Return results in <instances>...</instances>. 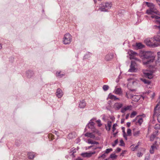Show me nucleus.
<instances>
[{
  "label": "nucleus",
  "mask_w": 160,
  "mask_h": 160,
  "mask_svg": "<svg viewBox=\"0 0 160 160\" xmlns=\"http://www.w3.org/2000/svg\"><path fill=\"white\" fill-rule=\"evenodd\" d=\"M140 53L141 56L143 57L142 62L143 64L149 68L150 67V52L142 51Z\"/></svg>",
  "instance_id": "f257e3e1"
},
{
  "label": "nucleus",
  "mask_w": 160,
  "mask_h": 160,
  "mask_svg": "<svg viewBox=\"0 0 160 160\" xmlns=\"http://www.w3.org/2000/svg\"><path fill=\"white\" fill-rule=\"evenodd\" d=\"M156 55L151 52V79L152 78V73L154 72L156 70L155 67L156 66L157 61L155 60Z\"/></svg>",
  "instance_id": "f03ea898"
},
{
  "label": "nucleus",
  "mask_w": 160,
  "mask_h": 160,
  "mask_svg": "<svg viewBox=\"0 0 160 160\" xmlns=\"http://www.w3.org/2000/svg\"><path fill=\"white\" fill-rule=\"evenodd\" d=\"M159 31L156 37L151 39V47L154 48L159 45L160 42V26H158Z\"/></svg>",
  "instance_id": "7ed1b4c3"
},
{
  "label": "nucleus",
  "mask_w": 160,
  "mask_h": 160,
  "mask_svg": "<svg viewBox=\"0 0 160 160\" xmlns=\"http://www.w3.org/2000/svg\"><path fill=\"white\" fill-rule=\"evenodd\" d=\"M112 5L111 2L103 3L100 6L99 10L102 11H106L111 8Z\"/></svg>",
  "instance_id": "20e7f679"
},
{
  "label": "nucleus",
  "mask_w": 160,
  "mask_h": 160,
  "mask_svg": "<svg viewBox=\"0 0 160 160\" xmlns=\"http://www.w3.org/2000/svg\"><path fill=\"white\" fill-rule=\"evenodd\" d=\"M72 36L69 33L65 34L63 38V42L65 44H69L72 41Z\"/></svg>",
  "instance_id": "39448f33"
},
{
  "label": "nucleus",
  "mask_w": 160,
  "mask_h": 160,
  "mask_svg": "<svg viewBox=\"0 0 160 160\" xmlns=\"http://www.w3.org/2000/svg\"><path fill=\"white\" fill-rule=\"evenodd\" d=\"M137 70L136 62L134 61H132L130 68L128 71L130 72H136Z\"/></svg>",
  "instance_id": "423d86ee"
},
{
  "label": "nucleus",
  "mask_w": 160,
  "mask_h": 160,
  "mask_svg": "<svg viewBox=\"0 0 160 160\" xmlns=\"http://www.w3.org/2000/svg\"><path fill=\"white\" fill-rule=\"evenodd\" d=\"M129 56H130V59H134L137 61H139V59L136 57V56L138 55V54L136 52L133 51L132 50H130L128 52Z\"/></svg>",
  "instance_id": "0eeeda50"
},
{
  "label": "nucleus",
  "mask_w": 160,
  "mask_h": 160,
  "mask_svg": "<svg viewBox=\"0 0 160 160\" xmlns=\"http://www.w3.org/2000/svg\"><path fill=\"white\" fill-rule=\"evenodd\" d=\"M133 122H136V124H137L138 123L140 125L143 122V119L141 116H138L133 120Z\"/></svg>",
  "instance_id": "6e6552de"
},
{
  "label": "nucleus",
  "mask_w": 160,
  "mask_h": 160,
  "mask_svg": "<svg viewBox=\"0 0 160 160\" xmlns=\"http://www.w3.org/2000/svg\"><path fill=\"white\" fill-rule=\"evenodd\" d=\"M129 82L127 84V86L128 87L131 86L133 87V86H135L137 84V82L134 81L133 79L132 78H129L128 79Z\"/></svg>",
  "instance_id": "1a4fd4ad"
},
{
  "label": "nucleus",
  "mask_w": 160,
  "mask_h": 160,
  "mask_svg": "<svg viewBox=\"0 0 160 160\" xmlns=\"http://www.w3.org/2000/svg\"><path fill=\"white\" fill-rule=\"evenodd\" d=\"M160 112V103H158L154 108V112L153 114L154 116H157Z\"/></svg>",
  "instance_id": "9d476101"
},
{
  "label": "nucleus",
  "mask_w": 160,
  "mask_h": 160,
  "mask_svg": "<svg viewBox=\"0 0 160 160\" xmlns=\"http://www.w3.org/2000/svg\"><path fill=\"white\" fill-rule=\"evenodd\" d=\"M143 72L144 76L145 78H147L148 79L150 78V70L147 69L143 70Z\"/></svg>",
  "instance_id": "9b49d317"
},
{
  "label": "nucleus",
  "mask_w": 160,
  "mask_h": 160,
  "mask_svg": "<svg viewBox=\"0 0 160 160\" xmlns=\"http://www.w3.org/2000/svg\"><path fill=\"white\" fill-rule=\"evenodd\" d=\"M56 93L57 97L59 98L62 97L63 95V92L60 88L57 89Z\"/></svg>",
  "instance_id": "f8f14e48"
},
{
  "label": "nucleus",
  "mask_w": 160,
  "mask_h": 160,
  "mask_svg": "<svg viewBox=\"0 0 160 160\" xmlns=\"http://www.w3.org/2000/svg\"><path fill=\"white\" fill-rule=\"evenodd\" d=\"M123 105L122 103L117 102L113 105V108L117 110H118L122 107Z\"/></svg>",
  "instance_id": "ddd939ff"
},
{
  "label": "nucleus",
  "mask_w": 160,
  "mask_h": 160,
  "mask_svg": "<svg viewBox=\"0 0 160 160\" xmlns=\"http://www.w3.org/2000/svg\"><path fill=\"white\" fill-rule=\"evenodd\" d=\"M157 149V146L156 145V142H155V143L152 145L151 147V154L153 153L155 150Z\"/></svg>",
  "instance_id": "4468645a"
},
{
  "label": "nucleus",
  "mask_w": 160,
  "mask_h": 160,
  "mask_svg": "<svg viewBox=\"0 0 160 160\" xmlns=\"http://www.w3.org/2000/svg\"><path fill=\"white\" fill-rule=\"evenodd\" d=\"M86 105V103L84 100H82L80 101L79 104V107L80 108H83Z\"/></svg>",
  "instance_id": "2eb2a0df"
},
{
  "label": "nucleus",
  "mask_w": 160,
  "mask_h": 160,
  "mask_svg": "<svg viewBox=\"0 0 160 160\" xmlns=\"http://www.w3.org/2000/svg\"><path fill=\"white\" fill-rule=\"evenodd\" d=\"M131 105H129L122 108L121 109V112L122 113H124L126 111L130 110L131 109Z\"/></svg>",
  "instance_id": "dca6fc26"
},
{
  "label": "nucleus",
  "mask_w": 160,
  "mask_h": 160,
  "mask_svg": "<svg viewBox=\"0 0 160 160\" xmlns=\"http://www.w3.org/2000/svg\"><path fill=\"white\" fill-rule=\"evenodd\" d=\"M86 137H90L91 138L94 139L95 138V136L91 132H87L85 134Z\"/></svg>",
  "instance_id": "f3484780"
},
{
  "label": "nucleus",
  "mask_w": 160,
  "mask_h": 160,
  "mask_svg": "<svg viewBox=\"0 0 160 160\" xmlns=\"http://www.w3.org/2000/svg\"><path fill=\"white\" fill-rule=\"evenodd\" d=\"M136 46L138 49H141L144 47V46L140 42H137L136 44Z\"/></svg>",
  "instance_id": "a211bd4d"
},
{
  "label": "nucleus",
  "mask_w": 160,
  "mask_h": 160,
  "mask_svg": "<svg viewBox=\"0 0 160 160\" xmlns=\"http://www.w3.org/2000/svg\"><path fill=\"white\" fill-rule=\"evenodd\" d=\"M113 57V54H110L107 55L105 57L107 61H109L112 59Z\"/></svg>",
  "instance_id": "6ab92c4d"
},
{
  "label": "nucleus",
  "mask_w": 160,
  "mask_h": 160,
  "mask_svg": "<svg viewBox=\"0 0 160 160\" xmlns=\"http://www.w3.org/2000/svg\"><path fill=\"white\" fill-rule=\"evenodd\" d=\"M140 133V131H135V129H133V134L134 136L137 137L139 136Z\"/></svg>",
  "instance_id": "aec40b11"
},
{
  "label": "nucleus",
  "mask_w": 160,
  "mask_h": 160,
  "mask_svg": "<svg viewBox=\"0 0 160 160\" xmlns=\"http://www.w3.org/2000/svg\"><path fill=\"white\" fill-rule=\"evenodd\" d=\"M132 98L133 99V100L135 102L138 101L140 98V96L138 95H134L132 96Z\"/></svg>",
  "instance_id": "412c9836"
},
{
  "label": "nucleus",
  "mask_w": 160,
  "mask_h": 160,
  "mask_svg": "<svg viewBox=\"0 0 160 160\" xmlns=\"http://www.w3.org/2000/svg\"><path fill=\"white\" fill-rule=\"evenodd\" d=\"M140 79L145 84H147L148 85H149L150 84V82L149 80L146 79L145 78H140Z\"/></svg>",
  "instance_id": "4be33fe9"
},
{
  "label": "nucleus",
  "mask_w": 160,
  "mask_h": 160,
  "mask_svg": "<svg viewBox=\"0 0 160 160\" xmlns=\"http://www.w3.org/2000/svg\"><path fill=\"white\" fill-rule=\"evenodd\" d=\"M94 123L93 122H90L87 125V127L89 128L92 129L94 128Z\"/></svg>",
  "instance_id": "5701e85b"
},
{
  "label": "nucleus",
  "mask_w": 160,
  "mask_h": 160,
  "mask_svg": "<svg viewBox=\"0 0 160 160\" xmlns=\"http://www.w3.org/2000/svg\"><path fill=\"white\" fill-rule=\"evenodd\" d=\"M112 122L111 121H108L107 124V126H106V128L107 130L109 131L111 129V127Z\"/></svg>",
  "instance_id": "b1692460"
},
{
  "label": "nucleus",
  "mask_w": 160,
  "mask_h": 160,
  "mask_svg": "<svg viewBox=\"0 0 160 160\" xmlns=\"http://www.w3.org/2000/svg\"><path fill=\"white\" fill-rule=\"evenodd\" d=\"M144 42L145 44L147 45L148 46H150V38H146L144 40Z\"/></svg>",
  "instance_id": "393cba45"
},
{
  "label": "nucleus",
  "mask_w": 160,
  "mask_h": 160,
  "mask_svg": "<svg viewBox=\"0 0 160 160\" xmlns=\"http://www.w3.org/2000/svg\"><path fill=\"white\" fill-rule=\"evenodd\" d=\"M33 74V72L31 70H29L27 72V76L29 78L31 77Z\"/></svg>",
  "instance_id": "a878e982"
},
{
  "label": "nucleus",
  "mask_w": 160,
  "mask_h": 160,
  "mask_svg": "<svg viewBox=\"0 0 160 160\" xmlns=\"http://www.w3.org/2000/svg\"><path fill=\"white\" fill-rule=\"evenodd\" d=\"M115 93L117 94H120L121 93V89L120 88H117L115 90Z\"/></svg>",
  "instance_id": "bb28decb"
},
{
  "label": "nucleus",
  "mask_w": 160,
  "mask_h": 160,
  "mask_svg": "<svg viewBox=\"0 0 160 160\" xmlns=\"http://www.w3.org/2000/svg\"><path fill=\"white\" fill-rule=\"evenodd\" d=\"M28 155L30 159H33L34 156V154L31 152L28 153Z\"/></svg>",
  "instance_id": "cd10ccee"
},
{
  "label": "nucleus",
  "mask_w": 160,
  "mask_h": 160,
  "mask_svg": "<svg viewBox=\"0 0 160 160\" xmlns=\"http://www.w3.org/2000/svg\"><path fill=\"white\" fill-rule=\"evenodd\" d=\"M96 153V152L95 151H94L92 152H87L86 154L88 155L87 156L88 157H91L92 155Z\"/></svg>",
  "instance_id": "c85d7f7f"
},
{
  "label": "nucleus",
  "mask_w": 160,
  "mask_h": 160,
  "mask_svg": "<svg viewBox=\"0 0 160 160\" xmlns=\"http://www.w3.org/2000/svg\"><path fill=\"white\" fill-rule=\"evenodd\" d=\"M154 128L156 130L160 129V124H156L155 126H153Z\"/></svg>",
  "instance_id": "c756f323"
},
{
  "label": "nucleus",
  "mask_w": 160,
  "mask_h": 160,
  "mask_svg": "<svg viewBox=\"0 0 160 160\" xmlns=\"http://www.w3.org/2000/svg\"><path fill=\"white\" fill-rule=\"evenodd\" d=\"M137 113L135 111H133L130 115V117L131 118H133L135 115H137Z\"/></svg>",
  "instance_id": "7c9ffc66"
},
{
  "label": "nucleus",
  "mask_w": 160,
  "mask_h": 160,
  "mask_svg": "<svg viewBox=\"0 0 160 160\" xmlns=\"http://www.w3.org/2000/svg\"><path fill=\"white\" fill-rule=\"evenodd\" d=\"M102 88H103V90L104 91H106L108 89L109 87L108 85H103Z\"/></svg>",
  "instance_id": "2f4dec72"
},
{
  "label": "nucleus",
  "mask_w": 160,
  "mask_h": 160,
  "mask_svg": "<svg viewBox=\"0 0 160 160\" xmlns=\"http://www.w3.org/2000/svg\"><path fill=\"white\" fill-rule=\"evenodd\" d=\"M127 134L129 136L131 135V130L130 128H128L127 131Z\"/></svg>",
  "instance_id": "473e14b6"
},
{
  "label": "nucleus",
  "mask_w": 160,
  "mask_h": 160,
  "mask_svg": "<svg viewBox=\"0 0 160 160\" xmlns=\"http://www.w3.org/2000/svg\"><path fill=\"white\" fill-rule=\"evenodd\" d=\"M123 137H124V138H125V139L126 140H127V135L125 131V130H123Z\"/></svg>",
  "instance_id": "72a5a7b5"
},
{
  "label": "nucleus",
  "mask_w": 160,
  "mask_h": 160,
  "mask_svg": "<svg viewBox=\"0 0 160 160\" xmlns=\"http://www.w3.org/2000/svg\"><path fill=\"white\" fill-rule=\"evenodd\" d=\"M117 157V156L115 154H112L110 156V158L112 159L116 158Z\"/></svg>",
  "instance_id": "f704fd0d"
},
{
  "label": "nucleus",
  "mask_w": 160,
  "mask_h": 160,
  "mask_svg": "<svg viewBox=\"0 0 160 160\" xmlns=\"http://www.w3.org/2000/svg\"><path fill=\"white\" fill-rule=\"evenodd\" d=\"M117 126V123H115L113 124L112 127V132H114V131L116 130V128H115V127H116Z\"/></svg>",
  "instance_id": "c9c22d12"
},
{
  "label": "nucleus",
  "mask_w": 160,
  "mask_h": 160,
  "mask_svg": "<svg viewBox=\"0 0 160 160\" xmlns=\"http://www.w3.org/2000/svg\"><path fill=\"white\" fill-rule=\"evenodd\" d=\"M112 148L110 149H107L106 150L105 153H108L112 151Z\"/></svg>",
  "instance_id": "e433bc0d"
},
{
  "label": "nucleus",
  "mask_w": 160,
  "mask_h": 160,
  "mask_svg": "<svg viewBox=\"0 0 160 160\" xmlns=\"http://www.w3.org/2000/svg\"><path fill=\"white\" fill-rule=\"evenodd\" d=\"M56 76H59L60 77H62L64 75L63 74H61L60 72H57L56 73Z\"/></svg>",
  "instance_id": "4c0bfd02"
},
{
  "label": "nucleus",
  "mask_w": 160,
  "mask_h": 160,
  "mask_svg": "<svg viewBox=\"0 0 160 160\" xmlns=\"http://www.w3.org/2000/svg\"><path fill=\"white\" fill-rule=\"evenodd\" d=\"M120 146H124L125 144H124V143L122 140L121 139L120 140Z\"/></svg>",
  "instance_id": "58836bf2"
},
{
  "label": "nucleus",
  "mask_w": 160,
  "mask_h": 160,
  "mask_svg": "<svg viewBox=\"0 0 160 160\" xmlns=\"http://www.w3.org/2000/svg\"><path fill=\"white\" fill-rule=\"evenodd\" d=\"M93 141L90 139H88V143L89 144H92Z\"/></svg>",
  "instance_id": "ea45409f"
},
{
  "label": "nucleus",
  "mask_w": 160,
  "mask_h": 160,
  "mask_svg": "<svg viewBox=\"0 0 160 160\" xmlns=\"http://www.w3.org/2000/svg\"><path fill=\"white\" fill-rule=\"evenodd\" d=\"M158 60L159 62H160V52H157Z\"/></svg>",
  "instance_id": "a19ab883"
},
{
  "label": "nucleus",
  "mask_w": 160,
  "mask_h": 160,
  "mask_svg": "<svg viewBox=\"0 0 160 160\" xmlns=\"http://www.w3.org/2000/svg\"><path fill=\"white\" fill-rule=\"evenodd\" d=\"M138 147V145H137L135 147L132 148H131L132 150V151H134L136 150L137 148Z\"/></svg>",
  "instance_id": "79ce46f5"
},
{
  "label": "nucleus",
  "mask_w": 160,
  "mask_h": 160,
  "mask_svg": "<svg viewBox=\"0 0 160 160\" xmlns=\"http://www.w3.org/2000/svg\"><path fill=\"white\" fill-rule=\"evenodd\" d=\"M150 158V156L148 155L145 157V160H149Z\"/></svg>",
  "instance_id": "37998d69"
},
{
  "label": "nucleus",
  "mask_w": 160,
  "mask_h": 160,
  "mask_svg": "<svg viewBox=\"0 0 160 160\" xmlns=\"http://www.w3.org/2000/svg\"><path fill=\"white\" fill-rule=\"evenodd\" d=\"M86 153H87V152L84 153H82L81 154V155L83 157H88L87 156H88L87 155H87V154H86Z\"/></svg>",
  "instance_id": "c03bdc74"
},
{
  "label": "nucleus",
  "mask_w": 160,
  "mask_h": 160,
  "mask_svg": "<svg viewBox=\"0 0 160 160\" xmlns=\"http://www.w3.org/2000/svg\"><path fill=\"white\" fill-rule=\"evenodd\" d=\"M90 57V56H89V54L88 55L87 54L84 56V57L85 58L87 59L89 57Z\"/></svg>",
  "instance_id": "a18cd8bd"
},
{
  "label": "nucleus",
  "mask_w": 160,
  "mask_h": 160,
  "mask_svg": "<svg viewBox=\"0 0 160 160\" xmlns=\"http://www.w3.org/2000/svg\"><path fill=\"white\" fill-rule=\"evenodd\" d=\"M118 139H117V140H115L114 141L115 144L112 145V146H115V145L118 143Z\"/></svg>",
  "instance_id": "49530a36"
},
{
  "label": "nucleus",
  "mask_w": 160,
  "mask_h": 160,
  "mask_svg": "<svg viewBox=\"0 0 160 160\" xmlns=\"http://www.w3.org/2000/svg\"><path fill=\"white\" fill-rule=\"evenodd\" d=\"M97 122L98 123H99V124H98V126L99 127H100L102 125V124H101L100 123V122H101L100 120H98L97 121Z\"/></svg>",
  "instance_id": "de8ad7c7"
},
{
  "label": "nucleus",
  "mask_w": 160,
  "mask_h": 160,
  "mask_svg": "<svg viewBox=\"0 0 160 160\" xmlns=\"http://www.w3.org/2000/svg\"><path fill=\"white\" fill-rule=\"evenodd\" d=\"M155 92H153L152 94V95L151 98L152 99H154L155 97Z\"/></svg>",
  "instance_id": "09e8293b"
},
{
  "label": "nucleus",
  "mask_w": 160,
  "mask_h": 160,
  "mask_svg": "<svg viewBox=\"0 0 160 160\" xmlns=\"http://www.w3.org/2000/svg\"><path fill=\"white\" fill-rule=\"evenodd\" d=\"M114 97H115V96L113 95H110L109 96V98L111 99H114Z\"/></svg>",
  "instance_id": "8fccbe9b"
},
{
  "label": "nucleus",
  "mask_w": 160,
  "mask_h": 160,
  "mask_svg": "<svg viewBox=\"0 0 160 160\" xmlns=\"http://www.w3.org/2000/svg\"><path fill=\"white\" fill-rule=\"evenodd\" d=\"M142 154L141 153H138L137 154V156L138 157H141L142 156Z\"/></svg>",
  "instance_id": "3c124183"
},
{
  "label": "nucleus",
  "mask_w": 160,
  "mask_h": 160,
  "mask_svg": "<svg viewBox=\"0 0 160 160\" xmlns=\"http://www.w3.org/2000/svg\"><path fill=\"white\" fill-rule=\"evenodd\" d=\"M157 120L158 122H160V114L158 116Z\"/></svg>",
  "instance_id": "603ef678"
},
{
  "label": "nucleus",
  "mask_w": 160,
  "mask_h": 160,
  "mask_svg": "<svg viewBox=\"0 0 160 160\" xmlns=\"http://www.w3.org/2000/svg\"><path fill=\"white\" fill-rule=\"evenodd\" d=\"M106 157V156L105 153L102 154L100 157L102 158H104Z\"/></svg>",
  "instance_id": "864d4df0"
},
{
  "label": "nucleus",
  "mask_w": 160,
  "mask_h": 160,
  "mask_svg": "<svg viewBox=\"0 0 160 160\" xmlns=\"http://www.w3.org/2000/svg\"><path fill=\"white\" fill-rule=\"evenodd\" d=\"M146 5L148 7H150V3L148 2H145Z\"/></svg>",
  "instance_id": "5fc2aeb1"
},
{
  "label": "nucleus",
  "mask_w": 160,
  "mask_h": 160,
  "mask_svg": "<svg viewBox=\"0 0 160 160\" xmlns=\"http://www.w3.org/2000/svg\"><path fill=\"white\" fill-rule=\"evenodd\" d=\"M126 151H123L122 153L121 154V156H123L124 154L125 153Z\"/></svg>",
  "instance_id": "6e6d98bb"
},
{
  "label": "nucleus",
  "mask_w": 160,
  "mask_h": 160,
  "mask_svg": "<svg viewBox=\"0 0 160 160\" xmlns=\"http://www.w3.org/2000/svg\"><path fill=\"white\" fill-rule=\"evenodd\" d=\"M99 144V142L96 141H93L92 144Z\"/></svg>",
  "instance_id": "4d7b16f0"
},
{
  "label": "nucleus",
  "mask_w": 160,
  "mask_h": 160,
  "mask_svg": "<svg viewBox=\"0 0 160 160\" xmlns=\"http://www.w3.org/2000/svg\"><path fill=\"white\" fill-rule=\"evenodd\" d=\"M146 13L148 14H149L150 13V8L147 10Z\"/></svg>",
  "instance_id": "13d9d810"
},
{
  "label": "nucleus",
  "mask_w": 160,
  "mask_h": 160,
  "mask_svg": "<svg viewBox=\"0 0 160 160\" xmlns=\"http://www.w3.org/2000/svg\"><path fill=\"white\" fill-rule=\"evenodd\" d=\"M92 149L93 150H95L96 149H97L98 148H97V147H95L94 146H93V147H92Z\"/></svg>",
  "instance_id": "bf43d9fd"
},
{
  "label": "nucleus",
  "mask_w": 160,
  "mask_h": 160,
  "mask_svg": "<svg viewBox=\"0 0 160 160\" xmlns=\"http://www.w3.org/2000/svg\"><path fill=\"white\" fill-rule=\"evenodd\" d=\"M121 149L120 148H117V151L118 152H120L121 151Z\"/></svg>",
  "instance_id": "052dcab7"
},
{
  "label": "nucleus",
  "mask_w": 160,
  "mask_h": 160,
  "mask_svg": "<svg viewBox=\"0 0 160 160\" xmlns=\"http://www.w3.org/2000/svg\"><path fill=\"white\" fill-rule=\"evenodd\" d=\"M129 113L127 114L126 115V117H125L126 119H128V117L129 116Z\"/></svg>",
  "instance_id": "680f3d73"
},
{
  "label": "nucleus",
  "mask_w": 160,
  "mask_h": 160,
  "mask_svg": "<svg viewBox=\"0 0 160 160\" xmlns=\"http://www.w3.org/2000/svg\"><path fill=\"white\" fill-rule=\"evenodd\" d=\"M127 126L128 127H130V123L129 122H128L127 123Z\"/></svg>",
  "instance_id": "e2e57ef3"
},
{
  "label": "nucleus",
  "mask_w": 160,
  "mask_h": 160,
  "mask_svg": "<svg viewBox=\"0 0 160 160\" xmlns=\"http://www.w3.org/2000/svg\"><path fill=\"white\" fill-rule=\"evenodd\" d=\"M93 131L94 132H96V133H97L98 132V131L96 129H94Z\"/></svg>",
  "instance_id": "0e129e2a"
},
{
  "label": "nucleus",
  "mask_w": 160,
  "mask_h": 160,
  "mask_svg": "<svg viewBox=\"0 0 160 160\" xmlns=\"http://www.w3.org/2000/svg\"><path fill=\"white\" fill-rule=\"evenodd\" d=\"M118 99V98H117L115 96V97H114L113 99L114 100H116Z\"/></svg>",
  "instance_id": "69168bd1"
},
{
  "label": "nucleus",
  "mask_w": 160,
  "mask_h": 160,
  "mask_svg": "<svg viewBox=\"0 0 160 160\" xmlns=\"http://www.w3.org/2000/svg\"><path fill=\"white\" fill-rule=\"evenodd\" d=\"M117 133H118V132H116V133H113V136L114 137L116 136V134H117Z\"/></svg>",
  "instance_id": "338daca9"
},
{
  "label": "nucleus",
  "mask_w": 160,
  "mask_h": 160,
  "mask_svg": "<svg viewBox=\"0 0 160 160\" xmlns=\"http://www.w3.org/2000/svg\"><path fill=\"white\" fill-rule=\"evenodd\" d=\"M124 119H122L121 120V123H123L124 122Z\"/></svg>",
  "instance_id": "774afa93"
}]
</instances>
